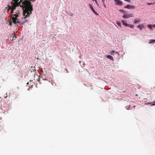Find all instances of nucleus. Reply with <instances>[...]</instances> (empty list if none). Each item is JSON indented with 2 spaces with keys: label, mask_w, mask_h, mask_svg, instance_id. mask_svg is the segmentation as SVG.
Segmentation results:
<instances>
[{
  "label": "nucleus",
  "mask_w": 155,
  "mask_h": 155,
  "mask_svg": "<svg viewBox=\"0 0 155 155\" xmlns=\"http://www.w3.org/2000/svg\"><path fill=\"white\" fill-rule=\"evenodd\" d=\"M21 6L23 7V15L21 17L20 13L18 14L12 15V19L13 22L16 24L18 23L19 25H22L27 21L26 18L28 17L32 13L33 11V6L28 1H24L22 2Z\"/></svg>",
  "instance_id": "f257e3e1"
},
{
  "label": "nucleus",
  "mask_w": 155,
  "mask_h": 155,
  "mask_svg": "<svg viewBox=\"0 0 155 155\" xmlns=\"http://www.w3.org/2000/svg\"><path fill=\"white\" fill-rule=\"evenodd\" d=\"M23 0H20V1L18 2L19 0H13V2L11 3L12 6H11L10 7V9L11 10V18L12 19V15H14L13 14V13L14 12V10L16 8V7H18L19 6H20V7H22V8H23V7L22 6H21L22 5V2H22ZM15 14H18V13L17 14V13H16Z\"/></svg>",
  "instance_id": "f03ea898"
},
{
  "label": "nucleus",
  "mask_w": 155,
  "mask_h": 155,
  "mask_svg": "<svg viewBox=\"0 0 155 155\" xmlns=\"http://www.w3.org/2000/svg\"><path fill=\"white\" fill-rule=\"evenodd\" d=\"M133 17V15L130 14H125L122 17L124 18H128L130 17Z\"/></svg>",
  "instance_id": "7ed1b4c3"
},
{
  "label": "nucleus",
  "mask_w": 155,
  "mask_h": 155,
  "mask_svg": "<svg viewBox=\"0 0 155 155\" xmlns=\"http://www.w3.org/2000/svg\"><path fill=\"white\" fill-rule=\"evenodd\" d=\"M124 8L128 9H134L135 8V7L134 6L130 5H127L126 6H125Z\"/></svg>",
  "instance_id": "20e7f679"
},
{
  "label": "nucleus",
  "mask_w": 155,
  "mask_h": 155,
  "mask_svg": "<svg viewBox=\"0 0 155 155\" xmlns=\"http://www.w3.org/2000/svg\"><path fill=\"white\" fill-rule=\"evenodd\" d=\"M89 5L90 8L91 9L92 11L96 15H98V14L95 11L92 6H91V5L90 4H89Z\"/></svg>",
  "instance_id": "39448f33"
},
{
  "label": "nucleus",
  "mask_w": 155,
  "mask_h": 155,
  "mask_svg": "<svg viewBox=\"0 0 155 155\" xmlns=\"http://www.w3.org/2000/svg\"><path fill=\"white\" fill-rule=\"evenodd\" d=\"M115 2L118 5H121L123 3L120 0H114Z\"/></svg>",
  "instance_id": "423d86ee"
},
{
  "label": "nucleus",
  "mask_w": 155,
  "mask_h": 155,
  "mask_svg": "<svg viewBox=\"0 0 155 155\" xmlns=\"http://www.w3.org/2000/svg\"><path fill=\"white\" fill-rule=\"evenodd\" d=\"M144 27V26L143 25H139L137 26V28H139L140 30H142L143 29V28Z\"/></svg>",
  "instance_id": "0eeeda50"
},
{
  "label": "nucleus",
  "mask_w": 155,
  "mask_h": 155,
  "mask_svg": "<svg viewBox=\"0 0 155 155\" xmlns=\"http://www.w3.org/2000/svg\"><path fill=\"white\" fill-rule=\"evenodd\" d=\"M106 57L107 58H109L112 61H113L114 60V59H113V57L111 55H108Z\"/></svg>",
  "instance_id": "6e6552de"
},
{
  "label": "nucleus",
  "mask_w": 155,
  "mask_h": 155,
  "mask_svg": "<svg viewBox=\"0 0 155 155\" xmlns=\"http://www.w3.org/2000/svg\"><path fill=\"white\" fill-rule=\"evenodd\" d=\"M121 22L125 26L127 27L128 25V24L126 23L125 21L123 20L121 21Z\"/></svg>",
  "instance_id": "1a4fd4ad"
},
{
  "label": "nucleus",
  "mask_w": 155,
  "mask_h": 155,
  "mask_svg": "<svg viewBox=\"0 0 155 155\" xmlns=\"http://www.w3.org/2000/svg\"><path fill=\"white\" fill-rule=\"evenodd\" d=\"M140 21V20L139 19H135V21H134V24H137Z\"/></svg>",
  "instance_id": "9d476101"
},
{
  "label": "nucleus",
  "mask_w": 155,
  "mask_h": 155,
  "mask_svg": "<svg viewBox=\"0 0 155 155\" xmlns=\"http://www.w3.org/2000/svg\"><path fill=\"white\" fill-rule=\"evenodd\" d=\"M119 11L120 12H122V13H123L124 14H126V13H127V12H126V11H124V10H122V9H120V10H119Z\"/></svg>",
  "instance_id": "9b49d317"
},
{
  "label": "nucleus",
  "mask_w": 155,
  "mask_h": 155,
  "mask_svg": "<svg viewBox=\"0 0 155 155\" xmlns=\"http://www.w3.org/2000/svg\"><path fill=\"white\" fill-rule=\"evenodd\" d=\"M154 42H155V40L152 39V40H150L149 43L151 44V43H154Z\"/></svg>",
  "instance_id": "f8f14e48"
},
{
  "label": "nucleus",
  "mask_w": 155,
  "mask_h": 155,
  "mask_svg": "<svg viewBox=\"0 0 155 155\" xmlns=\"http://www.w3.org/2000/svg\"><path fill=\"white\" fill-rule=\"evenodd\" d=\"M34 75L35 76L36 75L38 77V79L37 80L39 83L40 84H41V83L40 82V79L39 77H38V76L37 75H35V74H34ZM34 77H35V76Z\"/></svg>",
  "instance_id": "ddd939ff"
},
{
  "label": "nucleus",
  "mask_w": 155,
  "mask_h": 155,
  "mask_svg": "<svg viewBox=\"0 0 155 155\" xmlns=\"http://www.w3.org/2000/svg\"><path fill=\"white\" fill-rule=\"evenodd\" d=\"M11 7V6H10V5H8V7L6 8V10H7L6 11L8 12L9 10L10 9V7Z\"/></svg>",
  "instance_id": "4468645a"
},
{
  "label": "nucleus",
  "mask_w": 155,
  "mask_h": 155,
  "mask_svg": "<svg viewBox=\"0 0 155 155\" xmlns=\"http://www.w3.org/2000/svg\"><path fill=\"white\" fill-rule=\"evenodd\" d=\"M155 3V0H154L153 3H147V4L148 5H153Z\"/></svg>",
  "instance_id": "2eb2a0df"
},
{
  "label": "nucleus",
  "mask_w": 155,
  "mask_h": 155,
  "mask_svg": "<svg viewBox=\"0 0 155 155\" xmlns=\"http://www.w3.org/2000/svg\"><path fill=\"white\" fill-rule=\"evenodd\" d=\"M116 24L118 25L119 26L120 28L121 27V24L120 23V22H117L116 23Z\"/></svg>",
  "instance_id": "dca6fc26"
},
{
  "label": "nucleus",
  "mask_w": 155,
  "mask_h": 155,
  "mask_svg": "<svg viewBox=\"0 0 155 155\" xmlns=\"http://www.w3.org/2000/svg\"><path fill=\"white\" fill-rule=\"evenodd\" d=\"M127 26H128L129 27H130V28H134V25H130L129 24Z\"/></svg>",
  "instance_id": "f3484780"
},
{
  "label": "nucleus",
  "mask_w": 155,
  "mask_h": 155,
  "mask_svg": "<svg viewBox=\"0 0 155 155\" xmlns=\"http://www.w3.org/2000/svg\"><path fill=\"white\" fill-rule=\"evenodd\" d=\"M25 1H28V2H30V3L31 5H32L31 4V3L30 2L31 1L32 2H34L35 1V0H29V1H28V0H25Z\"/></svg>",
  "instance_id": "a211bd4d"
},
{
  "label": "nucleus",
  "mask_w": 155,
  "mask_h": 155,
  "mask_svg": "<svg viewBox=\"0 0 155 155\" xmlns=\"http://www.w3.org/2000/svg\"><path fill=\"white\" fill-rule=\"evenodd\" d=\"M17 38V36L16 35H15L12 37V40H13L14 39H16Z\"/></svg>",
  "instance_id": "6ab92c4d"
},
{
  "label": "nucleus",
  "mask_w": 155,
  "mask_h": 155,
  "mask_svg": "<svg viewBox=\"0 0 155 155\" xmlns=\"http://www.w3.org/2000/svg\"><path fill=\"white\" fill-rule=\"evenodd\" d=\"M147 26L148 27L150 28V29H151L152 28V26H151L150 25H147Z\"/></svg>",
  "instance_id": "aec40b11"
},
{
  "label": "nucleus",
  "mask_w": 155,
  "mask_h": 155,
  "mask_svg": "<svg viewBox=\"0 0 155 155\" xmlns=\"http://www.w3.org/2000/svg\"><path fill=\"white\" fill-rule=\"evenodd\" d=\"M115 52V51H111V54H112V55H113L114 54V53Z\"/></svg>",
  "instance_id": "412c9836"
},
{
  "label": "nucleus",
  "mask_w": 155,
  "mask_h": 155,
  "mask_svg": "<svg viewBox=\"0 0 155 155\" xmlns=\"http://www.w3.org/2000/svg\"><path fill=\"white\" fill-rule=\"evenodd\" d=\"M103 4L104 6V7L105 8H106V6L105 5V3H103Z\"/></svg>",
  "instance_id": "4be33fe9"
},
{
  "label": "nucleus",
  "mask_w": 155,
  "mask_h": 155,
  "mask_svg": "<svg viewBox=\"0 0 155 155\" xmlns=\"http://www.w3.org/2000/svg\"><path fill=\"white\" fill-rule=\"evenodd\" d=\"M95 1V3H96V4H97V5L98 6V3H97V0H95V1Z\"/></svg>",
  "instance_id": "5701e85b"
},
{
  "label": "nucleus",
  "mask_w": 155,
  "mask_h": 155,
  "mask_svg": "<svg viewBox=\"0 0 155 155\" xmlns=\"http://www.w3.org/2000/svg\"><path fill=\"white\" fill-rule=\"evenodd\" d=\"M126 2H130V0H124Z\"/></svg>",
  "instance_id": "b1692460"
},
{
  "label": "nucleus",
  "mask_w": 155,
  "mask_h": 155,
  "mask_svg": "<svg viewBox=\"0 0 155 155\" xmlns=\"http://www.w3.org/2000/svg\"><path fill=\"white\" fill-rule=\"evenodd\" d=\"M12 24V22L9 21V25L10 26H11Z\"/></svg>",
  "instance_id": "393cba45"
},
{
  "label": "nucleus",
  "mask_w": 155,
  "mask_h": 155,
  "mask_svg": "<svg viewBox=\"0 0 155 155\" xmlns=\"http://www.w3.org/2000/svg\"><path fill=\"white\" fill-rule=\"evenodd\" d=\"M152 104H151V105L153 106L155 105V103H151Z\"/></svg>",
  "instance_id": "a878e982"
},
{
  "label": "nucleus",
  "mask_w": 155,
  "mask_h": 155,
  "mask_svg": "<svg viewBox=\"0 0 155 155\" xmlns=\"http://www.w3.org/2000/svg\"><path fill=\"white\" fill-rule=\"evenodd\" d=\"M102 1L103 3H105V0H102Z\"/></svg>",
  "instance_id": "bb28decb"
},
{
  "label": "nucleus",
  "mask_w": 155,
  "mask_h": 155,
  "mask_svg": "<svg viewBox=\"0 0 155 155\" xmlns=\"http://www.w3.org/2000/svg\"><path fill=\"white\" fill-rule=\"evenodd\" d=\"M115 53H116L117 54H118V55H119V53H118V52H115Z\"/></svg>",
  "instance_id": "cd10ccee"
},
{
  "label": "nucleus",
  "mask_w": 155,
  "mask_h": 155,
  "mask_svg": "<svg viewBox=\"0 0 155 155\" xmlns=\"http://www.w3.org/2000/svg\"><path fill=\"white\" fill-rule=\"evenodd\" d=\"M153 26L154 28H155V24L153 25Z\"/></svg>",
  "instance_id": "c85d7f7f"
},
{
  "label": "nucleus",
  "mask_w": 155,
  "mask_h": 155,
  "mask_svg": "<svg viewBox=\"0 0 155 155\" xmlns=\"http://www.w3.org/2000/svg\"><path fill=\"white\" fill-rule=\"evenodd\" d=\"M66 71L68 72V70L67 69H66Z\"/></svg>",
  "instance_id": "c756f323"
},
{
  "label": "nucleus",
  "mask_w": 155,
  "mask_h": 155,
  "mask_svg": "<svg viewBox=\"0 0 155 155\" xmlns=\"http://www.w3.org/2000/svg\"><path fill=\"white\" fill-rule=\"evenodd\" d=\"M12 38V37H11V39H10V40H12V38Z\"/></svg>",
  "instance_id": "7c9ffc66"
},
{
  "label": "nucleus",
  "mask_w": 155,
  "mask_h": 155,
  "mask_svg": "<svg viewBox=\"0 0 155 155\" xmlns=\"http://www.w3.org/2000/svg\"><path fill=\"white\" fill-rule=\"evenodd\" d=\"M154 1H154H152V2H151V3H153V1Z\"/></svg>",
  "instance_id": "2f4dec72"
},
{
  "label": "nucleus",
  "mask_w": 155,
  "mask_h": 155,
  "mask_svg": "<svg viewBox=\"0 0 155 155\" xmlns=\"http://www.w3.org/2000/svg\"><path fill=\"white\" fill-rule=\"evenodd\" d=\"M28 84H29V82H28L27 83V84L28 85Z\"/></svg>",
  "instance_id": "473e14b6"
},
{
  "label": "nucleus",
  "mask_w": 155,
  "mask_h": 155,
  "mask_svg": "<svg viewBox=\"0 0 155 155\" xmlns=\"http://www.w3.org/2000/svg\"><path fill=\"white\" fill-rule=\"evenodd\" d=\"M134 108H135V106H134Z\"/></svg>",
  "instance_id": "72a5a7b5"
},
{
  "label": "nucleus",
  "mask_w": 155,
  "mask_h": 155,
  "mask_svg": "<svg viewBox=\"0 0 155 155\" xmlns=\"http://www.w3.org/2000/svg\"><path fill=\"white\" fill-rule=\"evenodd\" d=\"M47 80V79H45V80Z\"/></svg>",
  "instance_id": "f704fd0d"
}]
</instances>
